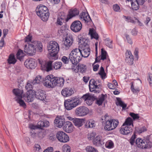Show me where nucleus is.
<instances>
[{
  "instance_id": "obj_1",
  "label": "nucleus",
  "mask_w": 152,
  "mask_h": 152,
  "mask_svg": "<svg viewBox=\"0 0 152 152\" xmlns=\"http://www.w3.org/2000/svg\"><path fill=\"white\" fill-rule=\"evenodd\" d=\"M78 38L79 43H80L79 48L81 49L82 56L84 58L87 57L90 53L89 45V41L85 39L81 35H79Z\"/></svg>"
},
{
  "instance_id": "obj_2",
  "label": "nucleus",
  "mask_w": 152,
  "mask_h": 152,
  "mask_svg": "<svg viewBox=\"0 0 152 152\" xmlns=\"http://www.w3.org/2000/svg\"><path fill=\"white\" fill-rule=\"evenodd\" d=\"M47 48L49 54V56L50 59L57 58V55L59 49V46L58 43L55 41H50L48 44Z\"/></svg>"
},
{
  "instance_id": "obj_3",
  "label": "nucleus",
  "mask_w": 152,
  "mask_h": 152,
  "mask_svg": "<svg viewBox=\"0 0 152 152\" xmlns=\"http://www.w3.org/2000/svg\"><path fill=\"white\" fill-rule=\"evenodd\" d=\"M81 49L79 47L73 50L69 55V59L73 65L77 64L81 60L82 56Z\"/></svg>"
},
{
  "instance_id": "obj_4",
  "label": "nucleus",
  "mask_w": 152,
  "mask_h": 152,
  "mask_svg": "<svg viewBox=\"0 0 152 152\" xmlns=\"http://www.w3.org/2000/svg\"><path fill=\"white\" fill-rule=\"evenodd\" d=\"M36 12L37 15L43 21L47 20L49 16V10L45 6L40 5L37 6Z\"/></svg>"
},
{
  "instance_id": "obj_5",
  "label": "nucleus",
  "mask_w": 152,
  "mask_h": 152,
  "mask_svg": "<svg viewBox=\"0 0 152 152\" xmlns=\"http://www.w3.org/2000/svg\"><path fill=\"white\" fill-rule=\"evenodd\" d=\"M79 99L76 97L65 100L64 105L67 110H70L77 106L79 103Z\"/></svg>"
},
{
  "instance_id": "obj_6",
  "label": "nucleus",
  "mask_w": 152,
  "mask_h": 152,
  "mask_svg": "<svg viewBox=\"0 0 152 152\" xmlns=\"http://www.w3.org/2000/svg\"><path fill=\"white\" fill-rule=\"evenodd\" d=\"M135 143L137 147L142 149L150 148L152 147V144L149 141L148 137L143 140L140 138H138L136 140Z\"/></svg>"
},
{
  "instance_id": "obj_7",
  "label": "nucleus",
  "mask_w": 152,
  "mask_h": 152,
  "mask_svg": "<svg viewBox=\"0 0 152 152\" xmlns=\"http://www.w3.org/2000/svg\"><path fill=\"white\" fill-rule=\"evenodd\" d=\"M44 85L48 88H53L55 86V77L53 75H49L46 77Z\"/></svg>"
},
{
  "instance_id": "obj_8",
  "label": "nucleus",
  "mask_w": 152,
  "mask_h": 152,
  "mask_svg": "<svg viewBox=\"0 0 152 152\" xmlns=\"http://www.w3.org/2000/svg\"><path fill=\"white\" fill-rule=\"evenodd\" d=\"M89 112L88 109L85 106H81L77 108L75 110L76 115L79 116H84L86 115Z\"/></svg>"
},
{
  "instance_id": "obj_9",
  "label": "nucleus",
  "mask_w": 152,
  "mask_h": 152,
  "mask_svg": "<svg viewBox=\"0 0 152 152\" xmlns=\"http://www.w3.org/2000/svg\"><path fill=\"white\" fill-rule=\"evenodd\" d=\"M56 137L59 141L62 142H66L69 140L68 136L64 132L61 131L57 132Z\"/></svg>"
},
{
  "instance_id": "obj_10",
  "label": "nucleus",
  "mask_w": 152,
  "mask_h": 152,
  "mask_svg": "<svg viewBox=\"0 0 152 152\" xmlns=\"http://www.w3.org/2000/svg\"><path fill=\"white\" fill-rule=\"evenodd\" d=\"M24 51L30 56L34 55L36 53V48L33 44H28L25 46Z\"/></svg>"
},
{
  "instance_id": "obj_11",
  "label": "nucleus",
  "mask_w": 152,
  "mask_h": 152,
  "mask_svg": "<svg viewBox=\"0 0 152 152\" xmlns=\"http://www.w3.org/2000/svg\"><path fill=\"white\" fill-rule=\"evenodd\" d=\"M53 61L51 60L48 61H42L41 63H40L42 69L47 72L52 70L53 69Z\"/></svg>"
},
{
  "instance_id": "obj_12",
  "label": "nucleus",
  "mask_w": 152,
  "mask_h": 152,
  "mask_svg": "<svg viewBox=\"0 0 152 152\" xmlns=\"http://www.w3.org/2000/svg\"><path fill=\"white\" fill-rule=\"evenodd\" d=\"M73 39L72 36H67L62 45V48L64 49L67 50L72 45L73 42Z\"/></svg>"
},
{
  "instance_id": "obj_13",
  "label": "nucleus",
  "mask_w": 152,
  "mask_h": 152,
  "mask_svg": "<svg viewBox=\"0 0 152 152\" xmlns=\"http://www.w3.org/2000/svg\"><path fill=\"white\" fill-rule=\"evenodd\" d=\"M82 24L79 20H75L72 23L70 26L71 30L75 32L80 31L82 28Z\"/></svg>"
},
{
  "instance_id": "obj_14",
  "label": "nucleus",
  "mask_w": 152,
  "mask_h": 152,
  "mask_svg": "<svg viewBox=\"0 0 152 152\" xmlns=\"http://www.w3.org/2000/svg\"><path fill=\"white\" fill-rule=\"evenodd\" d=\"M24 65L28 69H34L37 65L35 60L30 58L27 59L24 62Z\"/></svg>"
},
{
  "instance_id": "obj_15",
  "label": "nucleus",
  "mask_w": 152,
  "mask_h": 152,
  "mask_svg": "<svg viewBox=\"0 0 152 152\" xmlns=\"http://www.w3.org/2000/svg\"><path fill=\"white\" fill-rule=\"evenodd\" d=\"M34 94L36 98L40 100H44L46 98V95L44 91L39 89L34 91Z\"/></svg>"
},
{
  "instance_id": "obj_16",
  "label": "nucleus",
  "mask_w": 152,
  "mask_h": 152,
  "mask_svg": "<svg viewBox=\"0 0 152 152\" xmlns=\"http://www.w3.org/2000/svg\"><path fill=\"white\" fill-rule=\"evenodd\" d=\"M65 120L62 116H57L54 121V125L58 128H61L65 123Z\"/></svg>"
},
{
  "instance_id": "obj_17",
  "label": "nucleus",
  "mask_w": 152,
  "mask_h": 152,
  "mask_svg": "<svg viewBox=\"0 0 152 152\" xmlns=\"http://www.w3.org/2000/svg\"><path fill=\"white\" fill-rule=\"evenodd\" d=\"M63 126L64 130L67 132L71 133L73 131V126L70 121L65 122Z\"/></svg>"
},
{
  "instance_id": "obj_18",
  "label": "nucleus",
  "mask_w": 152,
  "mask_h": 152,
  "mask_svg": "<svg viewBox=\"0 0 152 152\" xmlns=\"http://www.w3.org/2000/svg\"><path fill=\"white\" fill-rule=\"evenodd\" d=\"M125 54L126 62L130 65H132L133 64L134 58L131 52L129 50H127Z\"/></svg>"
},
{
  "instance_id": "obj_19",
  "label": "nucleus",
  "mask_w": 152,
  "mask_h": 152,
  "mask_svg": "<svg viewBox=\"0 0 152 152\" xmlns=\"http://www.w3.org/2000/svg\"><path fill=\"white\" fill-rule=\"evenodd\" d=\"M79 13V11L76 8L72 9L69 10L66 17V21H68L70 19L78 15Z\"/></svg>"
},
{
  "instance_id": "obj_20",
  "label": "nucleus",
  "mask_w": 152,
  "mask_h": 152,
  "mask_svg": "<svg viewBox=\"0 0 152 152\" xmlns=\"http://www.w3.org/2000/svg\"><path fill=\"white\" fill-rule=\"evenodd\" d=\"M108 116L106 115L104 117H102V120L104 119L106 121L105 125L104 127V129L106 130L110 131L113 130L111 119L110 120H107V118Z\"/></svg>"
},
{
  "instance_id": "obj_21",
  "label": "nucleus",
  "mask_w": 152,
  "mask_h": 152,
  "mask_svg": "<svg viewBox=\"0 0 152 152\" xmlns=\"http://www.w3.org/2000/svg\"><path fill=\"white\" fill-rule=\"evenodd\" d=\"M97 85V83L96 81L94 79H91L89 81V87L90 91L91 92H94L96 93L97 91L95 89L97 88L98 86L99 85Z\"/></svg>"
},
{
  "instance_id": "obj_22",
  "label": "nucleus",
  "mask_w": 152,
  "mask_h": 152,
  "mask_svg": "<svg viewBox=\"0 0 152 152\" xmlns=\"http://www.w3.org/2000/svg\"><path fill=\"white\" fill-rule=\"evenodd\" d=\"M124 126L122 125L120 130V132L121 134L127 135L132 132V129L131 127L127 126Z\"/></svg>"
},
{
  "instance_id": "obj_23",
  "label": "nucleus",
  "mask_w": 152,
  "mask_h": 152,
  "mask_svg": "<svg viewBox=\"0 0 152 152\" xmlns=\"http://www.w3.org/2000/svg\"><path fill=\"white\" fill-rule=\"evenodd\" d=\"M74 93V91L71 88H66L62 89L61 94L64 96L68 97L71 96Z\"/></svg>"
},
{
  "instance_id": "obj_24",
  "label": "nucleus",
  "mask_w": 152,
  "mask_h": 152,
  "mask_svg": "<svg viewBox=\"0 0 152 152\" xmlns=\"http://www.w3.org/2000/svg\"><path fill=\"white\" fill-rule=\"evenodd\" d=\"M93 143L94 145L97 146H101L104 143L101 137L99 136H96L93 139Z\"/></svg>"
},
{
  "instance_id": "obj_25",
  "label": "nucleus",
  "mask_w": 152,
  "mask_h": 152,
  "mask_svg": "<svg viewBox=\"0 0 152 152\" xmlns=\"http://www.w3.org/2000/svg\"><path fill=\"white\" fill-rule=\"evenodd\" d=\"M13 93L16 96L15 99H17L20 98H22V95L23 93V91L18 88L14 89L12 91Z\"/></svg>"
},
{
  "instance_id": "obj_26",
  "label": "nucleus",
  "mask_w": 152,
  "mask_h": 152,
  "mask_svg": "<svg viewBox=\"0 0 152 152\" xmlns=\"http://www.w3.org/2000/svg\"><path fill=\"white\" fill-rule=\"evenodd\" d=\"M66 17L65 16L64 14L63 13L61 15L58 17L57 20V23L58 25H62L63 22L66 21Z\"/></svg>"
},
{
  "instance_id": "obj_27",
  "label": "nucleus",
  "mask_w": 152,
  "mask_h": 152,
  "mask_svg": "<svg viewBox=\"0 0 152 152\" xmlns=\"http://www.w3.org/2000/svg\"><path fill=\"white\" fill-rule=\"evenodd\" d=\"M25 54L23 52V50L19 49L16 55V57L17 59L19 60L20 61H23L24 57Z\"/></svg>"
},
{
  "instance_id": "obj_28",
  "label": "nucleus",
  "mask_w": 152,
  "mask_h": 152,
  "mask_svg": "<svg viewBox=\"0 0 152 152\" xmlns=\"http://www.w3.org/2000/svg\"><path fill=\"white\" fill-rule=\"evenodd\" d=\"M85 101L95 100L96 99V97L94 95H91L89 94H87L83 95L81 98Z\"/></svg>"
},
{
  "instance_id": "obj_29",
  "label": "nucleus",
  "mask_w": 152,
  "mask_h": 152,
  "mask_svg": "<svg viewBox=\"0 0 152 152\" xmlns=\"http://www.w3.org/2000/svg\"><path fill=\"white\" fill-rule=\"evenodd\" d=\"M55 86H62L64 84V80L63 78L55 77Z\"/></svg>"
},
{
  "instance_id": "obj_30",
  "label": "nucleus",
  "mask_w": 152,
  "mask_h": 152,
  "mask_svg": "<svg viewBox=\"0 0 152 152\" xmlns=\"http://www.w3.org/2000/svg\"><path fill=\"white\" fill-rule=\"evenodd\" d=\"M34 91H29L27 92V94L26 95L27 101L28 102H32L33 100L34 95Z\"/></svg>"
},
{
  "instance_id": "obj_31",
  "label": "nucleus",
  "mask_w": 152,
  "mask_h": 152,
  "mask_svg": "<svg viewBox=\"0 0 152 152\" xmlns=\"http://www.w3.org/2000/svg\"><path fill=\"white\" fill-rule=\"evenodd\" d=\"M89 34L91 36V39L94 38L97 40L99 38L98 34L93 28H90Z\"/></svg>"
},
{
  "instance_id": "obj_32",
  "label": "nucleus",
  "mask_w": 152,
  "mask_h": 152,
  "mask_svg": "<svg viewBox=\"0 0 152 152\" xmlns=\"http://www.w3.org/2000/svg\"><path fill=\"white\" fill-rule=\"evenodd\" d=\"M85 126L87 128H92L95 126L94 121L92 120H89L86 121Z\"/></svg>"
},
{
  "instance_id": "obj_33",
  "label": "nucleus",
  "mask_w": 152,
  "mask_h": 152,
  "mask_svg": "<svg viewBox=\"0 0 152 152\" xmlns=\"http://www.w3.org/2000/svg\"><path fill=\"white\" fill-rule=\"evenodd\" d=\"M84 121L83 119L79 118H75L74 119L73 122L75 126L77 127L81 126L83 125V123Z\"/></svg>"
},
{
  "instance_id": "obj_34",
  "label": "nucleus",
  "mask_w": 152,
  "mask_h": 152,
  "mask_svg": "<svg viewBox=\"0 0 152 152\" xmlns=\"http://www.w3.org/2000/svg\"><path fill=\"white\" fill-rule=\"evenodd\" d=\"M133 121L131 118L128 117L126 119L125 122L123 124V126H127L130 127L131 125L133 126L132 124Z\"/></svg>"
},
{
  "instance_id": "obj_35",
  "label": "nucleus",
  "mask_w": 152,
  "mask_h": 152,
  "mask_svg": "<svg viewBox=\"0 0 152 152\" xmlns=\"http://www.w3.org/2000/svg\"><path fill=\"white\" fill-rule=\"evenodd\" d=\"M117 101L118 102L116 103V104L117 105H119L122 107V110H125L126 109V107L127 106V105L125 103L123 102L119 98H118Z\"/></svg>"
},
{
  "instance_id": "obj_36",
  "label": "nucleus",
  "mask_w": 152,
  "mask_h": 152,
  "mask_svg": "<svg viewBox=\"0 0 152 152\" xmlns=\"http://www.w3.org/2000/svg\"><path fill=\"white\" fill-rule=\"evenodd\" d=\"M105 99V95L102 94L101 96L99 97L98 99H97L96 97V103L99 105H101L102 104L103 102Z\"/></svg>"
},
{
  "instance_id": "obj_37",
  "label": "nucleus",
  "mask_w": 152,
  "mask_h": 152,
  "mask_svg": "<svg viewBox=\"0 0 152 152\" xmlns=\"http://www.w3.org/2000/svg\"><path fill=\"white\" fill-rule=\"evenodd\" d=\"M42 80V77L40 76H37L33 80H31V82L33 85L36 84H39L40 82Z\"/></svg>"
},
{
  "instance_id": "obj_38",
  "label": "nucleus",
  "mask_w": 152,
  "mask_h": 152,
  "mask_svg": "<svg viewBox=\"0 0 152 152\" xmlns=\"http://www.w3.org/2000/svg\"><path fill=\"white\" fill-rule=\"evenodd\" d=\"M35 45L36 49L37 48L39 51L41 52L42 50V45L40 42H35L33 44Z\"/></svg>"
},
{
  "instance_id": "obj_39",
  "label": "nucleus",
  "mask_w": 152,
  "mask_h": 152,
  "mask_svg": "<svg viewBox=\"0 0 152 152\" xmlns=\"http://www.w3.org/2000/svg\"><path fill=\"white\" fill-rule=\"evenodd\" d=\"M17 60L13 55H10L8 59V63L10 64H14L16 62Z\"/></svg>"
},
{
  "instance_id": "obj_40",
  "label": "nucleus",
  "mask_w": 152,
  "mask_h": 152,
  "mask_svg": "<svg viewBox=\"0 0 152 152\" xmlns=\"http://www.w3.org/2000/svg\"><path fill=\"white\" fill-rule=\"evenodd\" d=\"M98 74L101 76V78L102 79H104L106 77V74L105 72L103 67L102 66L101 67L100 70L98 72Z\"/></svg>"
},
{
  "instance_id": "obj_41",
  "label": "nucleus",
  "mask_w": 152,
  "mask_h": 152,
  "mask_svg": "<svg viewBox=\"0 0 152 152\" xmlns=\"http://www.w3.org/2000/svg\"><path fill=\"white\" fill-rule=\"evenodd\" d=\"M62 65V63L61 62H56L53 64V68L56 70L60 69Z\"/></svg>"
},
{
  "instance_id": "obj_42",
  "label": "nucleus",
  "mask_w": 152,
  "mask_h": 152,
  "mask_svg": "<svg viewBox=\"0 0 152 152\" xmlns=\"http://www.w3.org/2000/svg\"><path fill=\"white\" fill-rule=\"evenodd\" d=\"M33 84L31 82V81H28L27 83L26 86L25 88L28 91H32V89L33 87Z\"/></svg>"
},
{
  "instance_id": "obj_43",
  "label": "nucleus",
  "mask_w": 152,
  "mask_h": 152,
  "mask_svg": "<svg viewBox=\"0 0 152 152\" xmlns=\"http://www.w3.org/2000/svg\"><path fill=\"white\" fill-rule=\"evenodd\" d=\"M131 6L132 9L133 10H137L139 8V5H140L134 1L131 2Z\"/></svg>"
},
{
  "instance_id": "obj_44",
  "label": "nucleus",
  "mask_w": 152,
  "mask_h": 152,
  "mask_svg": "<svg viewBox=\"0 0 152 152\" xmlns=\"http://www.w3.org/2000/svg\"><path fill=\"white\" fill-rule=\"evenodd\" d=\"M22 98H20L17 99H16V100L17 101L20 105L24 108H25L26 107V105L24 101L22 99Z\"/></svg>"
},
{
  "instance_id": "obj_45",
  "label": "nucleus",
  "mask_w": 152,
  "mask_h": 152,
  "mask_svg": "<svg viewBox=\"0 0 152 152\" xmlns=\"http://www.w3.org/2000/svg\"><path fill=\"white\" fill-rule=\"evenodd\" d=\"M107 53L103 49H101V53L100 55L101 58L100 59H102L103 60L106 59L107 58Z\"/></svg>"
},
{
  "instance_id": "obj_46",
  "label": "nucleus",
  "mask_w": 152,
  "mask_h": 152,
  "mask_svg": "<svg viewBox=\"0 0 152 152\" xmlns=\"http://www.w3.org/2000/svg\"><path fill=\"white\" fill-rule=\"evenodd\" d=\"M87 152H98V151L91 146H88L86 148Z\"/></svg>"
},
{
  "instance_id": "obj_47",
  "label": "nucleus",
  "mask_w": 152,
  "mask_h": 152,
  "mask_svg": "<svg viewBox=\"0 0 152 152\" xmlns=\"http://www.w3.org/2000/svg\"><path fill=\"white\" fill-rule=\"evenodd\" d=\"M131 85V89L133 93H137L140 91V89L138 87H135L134 88L133 86V83H132Z\"/></svg>"
},
{
  "instance_id": "obj_48",
  "label": "nucleus",
  "mask_w": 152,
  "mask_h": 152,
  "mask_svg": "<svg viewBox=\"0 0 152 152\" xmlns=\"http://www.w3.org/2000/svg\"><path fill=\"white\" fill-rule=\"evenodd\" d=\"M112 121L113 129H114L116 128L118 125L119 122L117 119H111Z\"/></svg>"
},
{
  "instance_id": "obj_49",
  "label": "nucleus",
  "mask_w": 152,
  "mask_h": 152,
  "mask_svg": "<svg viewBox=\"0 0 152 152\" xmlns=\"http://www.w3.org/2000/svg\"><path fill=\"white\" fill-rule=\"evenodd\" d=\"M77 64L76 65H73L72 64V66L71 68H70L69 69H71L74 71L75 72H77L79 69H80V64H79L77 66H76L75 68V66L77 65Z\"/></svg>"
},
{
  "instance_id": "obj_50",
  "label": "nucleus",
  "mask_w": 152,
  "mask_h": 152,
  "mask_svg": "<svg viewBox=\"0 0 152 152\" xmlns=\"http://www.w3.org/2000/svg\"><path fill=\"white\" fill-rule=\"evenodd\" d=\"M83 19V20H84L86 23H87L92 21L91 19L88 12L87 13V16H86Z\"/></svg>"
},
{
  "instance_id": "obj_51",
  "label": "nucleus",
  "mask_w": 152,
  "mask_h": 152,
  "mask_svg": "<svg viewBox=\"0 0 152 152\" xmlns=\"http://www.w3.org/2000/svg\"><path fill=\"white\" fill-rule=\"evenodd\" d=\"M62 150L63 152H70V148L69 145H64L63 147Z\"/></svg>"
},
{
  "instance_id": "obj_52",
  "label": "nucleus",
  "mask_w": 152,
  "mask_h": 152,
  "mask_svg": "<svg viewBox=\"0 0 152 152\" xmlns=\"http://www.w3.org/2000/svg\"><path fill=\"white\" fill-rule=\"evenodd\" d=\"M105 44L107 46L110 48H112V41H110L109 38H107L105 40Z\"/></svg>"
},
{
  "instance_id": "obj_53",
  "label": "nucleus",
  "mask_w": 152,
  "mask_h": 152,
  "mask_svg": "<svg viewBox=\"0 0 152 152\" xmlns=\"http://www.w3.org/2000/svg\"><path fill=\"white\" fill-rule=\"evenodd\" d=\"M129 115L134 120H137L140 117L138 114H136L133 113H130Z\"/></svg>"
},
{
  "instance_id": "obj_54",
  "label": "nucleus",
  "mask_w": 152,
  "mask_h": 152,
  "mask_svg": "<svg viewBox=\"0 0 152 152\" xmlns=\"http://www.w3.org/2000/svg\"><path fill=\"white\" fill-rule=\"evenodd\" d=\"M105 145L107 148H111L113 147V143L111 140H109L106 142Z\"/></svg>"
},
{
  "instance_id": "obj_55",
  "label": "nucleus",
  "mask_w": 152,
  "mask_h": 152,
  "mask_svg": "<svg viewBox=\"0 0 152 152\" xmlns=\"http://www.w3.org/2000/svg\"><path fill=\"white\" fill-rule=\"evenodd\" d=\"M45 136V133L41 131L37 134V137L40 139H42Z\"/></svg>"
},
{
  "instance_id": "obj_56",
  "label": "nucleus",
  "mask_w": 152,
  "mask_h": 152,
  "mask_svg": "<svg viewBox=\"0 0 152 152\" xmlns=\"http://www.w3.org/2000/svg\"><path fill=\"white\" fill-rule=\"evenodd\" d=\"M80 71L82 73L85 72L86 70V65L80 64Z\"/></svg>"
},
{
  "instance_id": "obj_57",
  "label": "nucleus",
  "mask_w": 152,
  "mask_h": 152,
  "mask_svg": "<svg viewBox=\"0 0 152 152\" xmlns=\"http://www.w3.org/2000/svg\"><path fill=\"white\" fill-rule=\"evenodd\" d=\"M95 136V133L94 132H92L89 133L88 135V138L89 140L93 139Z\"/></svg>"
},
{
  "instance_id": "obj_58",
  "label": "nucleus",
  "mask_w": 152,
  "mask_h": 152,
  "mask_svg": "<svg viewBox=\"0 0 152 152\" xmlns=\"http://www.w3.org/2000/svg\"><path fill=\"white\" fill-rule=\"evenodd\" d=\"M136 138V135L135 134H134L132 135L130 139V143L131 145H133L135 142V139Z\"/></svg>"
},
{
  "instance_id": "obj_59",
  "label": "nucleus",
  "mask_w": 152,
  "mask_h": 152,
  "mask_svg": "<svg viewBox=\"0 0 152 152\" xmlns=\"http://www.w3.org/2000/svg\"><path fill=\"white\" fill-rule=\"evenodd\" d=\"M56 136L53 134H50L48 136L49 139L51 141H53L56 140Z\"/></svg>"
},
{
  "instance_id": "obj_60",
  "label": "nucleus",
  "mask_w": 152,
  "mask_h": 152,
  "mask_svg": "<svg viewBox=\"0 0 152 152\" xmlns=\"http://www.w3.org/2000/svg\"><path fill=\"white\" fill-rule=\"evenodd\" d=\"M124 17L125 18L126 20L128 22H130L132 23H134V21L132 19V18L130 17H126L124 16Z\"/></svg>"
},
{
  "instance_id": "obj_61",
  "label": "nucleus",
  "mask_w": 152,
  "mask_h": 152,
  "mask_svg": "<svg viewBox=\"0 0 152 152\" xmlns=\"http://www.w3.org/2000/svg\"><path fill=\"white\" fill-rule=\"evenodd\" d=\"M44 123L43 121H39L37 124V125L38 128L42 129L44 127Z\"/></svg>"
},
{
  "instance_id": "obj_62",
  "label": "nucleus",
  "mask_w": 152,
  "mask_h": 152,
  "mask_svg": "<svg viewBox=\"0 0 152 152\" xmlns=\"http://www.w3.org/2000/svg\"><path fill=\"white\" fill-rule=\"evenodd\" d=\"M69 59L67 57H66L65 56H63L61 59V60L64 63V64H67L68 63Z\"/></svg>"
},
{
  "instance_id": "obj_63",
  "label": "nucleus",
  "mask_w": 152,
  "mask_h": 152,
  "mask_svg": "<svg viewBox=\"0 0 152 152\" xmlns=\"http://www.w3.org/2000/svg\"><path fill=\"white\" fill-rule=\"evenodd\" d=\"M34 150L36 151L39 152L41 150V148L40 145L38 144H35Z\"/></svg>"
},
{
  "instance_id": "obj_64",
  "label": "nucleus",
  "mask_w": 152,
  "mask_h": 152,
  "mask_svg": "<svg viewBox=\"0 0 152 152\" xmlns=\"http://www.w3.org/2000/svg\"><path fill=\"white\" fill-rule=\"evenodd\" d=\"M32 36L30 34L27 36L25 39V42H30L31 40Z\"/></svg>"
}]
</instances>
